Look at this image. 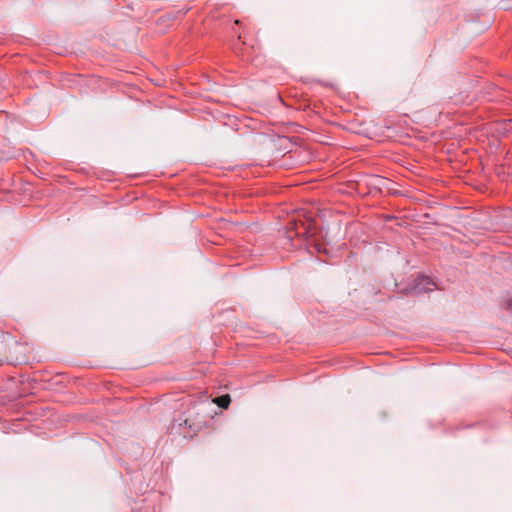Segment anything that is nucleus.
<instances>
[{"mask_svg":"<svg viewBox=\"0 0 512 512\" xmlns=\"http://www.w3.org/2000/svg\"><path fill=\"white\" fill-rule=\"evenodd\" d=\"M434 284L429 280V278L427 277H419L417 280H416V286H415V289L417 290V292L419 293H422V292H429V291H432L433 290V286Z\"/></svg>","mask_w":512,"mask_h":512,"instance_id":"f257e3e1","label":"nucleus"},{"mask_svg":"<svg viewBox=\"0 0 512 512\" xmlns=\"http://www.w3.org/2000/svg\"><path fill=\"white\" fill-rule=\"evenodd\" d=\"M220 408L227 409L231 403V398L228 394L217 397L213 400Z\"/></svg>","mask_w":512,"mask_h":512,"instance_id":"f03ea898","label":"nucleus"}]
</instances>
